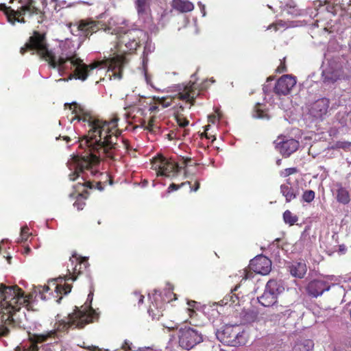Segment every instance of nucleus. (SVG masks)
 I'll use <instances>...</instances> for the list:
<instances>
[{"label": "nucleus", "instance_id": "44", "mask_svg": "<svg viewBox=\"0 0 351 351\" xmlns=\"http://www.w3.org/2000/svg\"><path fill=\"white\" fill-rule=\"evenodd\" d=\"M287 71V68L285 64V60H280V63L279 66L276 68V73H282L286 72Z\"/></svg>", "mask_w": 351, "mask_h": 351}, {"label": "nucleus", "instance_id": "63", "mask_svg": "<svg viewBox=\"0 0 351 351\" xmlns=\"http://www.w3.org/2000/svg\"><path fill=\"white\" fill-rule=\"evenodd\" d=\"M70 261L73 263V260H72V258H70Z\"/></svg>", "mask_w": 351, "mask_h": 351}, {"label": "nucleus", "instance_id": "45", "mask_svg": "<svg viewBox=\"0 0 351 351\" xmlns=\"http://www.w3.org/2000/svg\"><path fill=\"white\" fill-rule=\"evenodd\" d=\"M285 23L282 21H278L276 23H273L268 27V29H274L275 31H278L279 27H285Z\"/></svg>", "mask_w": 351, "mask_h": 351}, {"label": "nucleus", "instance_id": "27", "mask_svg": "<svg viewBox=\"0 0 351 351\" xmlns=\"http://www.w3.org/2000/svg\"><path fill=\"white\" fill-rule=\"evenodd\" d=\"M283 220L285 223L291 226L298 221V217L293 214L289 210H286L283 213Z\"/></svg>", "mask_w": 351, "mask_h": 351}, {"label": "nucleus", "instance_id": "16", "mask_svg": "<svg viewBox=\"0 0 351 351\" xmlns=\"http://www.w3.org/2000/svg\"><path fill=\"white\" fill-rule=\"evenodd\" d=\"M75 258L76 263L75 266L72 268V273L68 269L69 272V275H66L64 276V281H67L71 280L73 281L75 280L77 276L82 274L86 271L87 268L89 266L88 259L86 258H77V256H73Z\"/></svg>", "mask_w": 351, "mask_h": 351}, {"label": "nucleus", "instance_id": "1", "mask_svg": "<svg viewBox=\"0 0 351 351\" xmlns=\"http://www.w3.org/2000/svg\"><path fill=\"white\" fill-rule=\"evenodd\" d=\"M65 107L69 106L70 110L75 114L74 119L78 121L87 122L90 127L88 134L79 141L80 147L85 149L86 154L83 156H76L73 158V164L71 169H74L73 172L69 176L72 181L79 177H82L84 182H78L75 186V191H80V188L84 189H97L99 191L104 190L101 182H97L95 185L90 181H86L88 178V172L93 176L100 173L95 169V166L99 165L101 159L108 158L114 160L118 151L119 136L121 131L118 129L119 118L114 115L110 121H103L93 119L89 112L76 102L65 104Z\"/></svg>", "mask_w": 351, "mask_h": 351}, {"label": "nucleus", "instance_id": "36", "mask_svg": "<svg viewBox=\"0 0 351 351\" xmlns=\"http://www.w3.org/2000/svg\"><path fill=\"white\" fill-rule=\"evenodd\" d=\"M298 170L296 167H290L281 171L280 175L281 177L286 178L298 173Z\"/></svg>", "mask_w": 351, "mask_h": 351}, {"label": "nucleus", "instance_id": "23", "mask_svg": "<svg viewBox=\"0 0 351 351\" xmlns=\"http://www.w3.org/2000/svg\"><path fill=\"white\" fill-rule=\"evenodd\" d=\"M280 193L285 197L287 203L291 202L298 196V191L289 184H284L280 186Z\"/></svg>", "mask_w": 351, "mask_h": 351}, {"label": "nucleus", "instance_id": "42", "mask_svg": "<svg viewBox=\"0 0 351 351\" xmlns=\"http://www.w3.org/2000/svg\"><path fill=\"white\" fill-rule=\"evenodd\" d=\"M254 271H253L252 269H250V268L248 267L247 269H245L244 271H243V274H244V276H243V279H245V280H248V279H252L254 277Z\"/></svg>", "mask_w": 351, "mask_h": 351}, {"label": "nucleus", "instance_id": "54", "mask_svg": "<svg viewBox=\"0 0 351 351\" xmlns=\"http://www.w3.org/2000/svg\"><path fill=\"white\" fill-rule=\"evenodd\" d=\"M32 251L31 248L29 246H26L23 248L22 253L23 254H28Z\"/></svg>", "mask_w": 351, "mask_h": 351}, {"label": "nucleus", "instance_id": "31", "mask_svg": "<svg viewBox=\"0 0 351 351\" xmlns=\"http://www.w3.org/2000/svg\"><path fill=\"white\" fill-rule=\"evenodd\" d=\"M132 303L134 305L137 303L138 305L143 304L144 300V295L140 292L134 291L130 296V298Z\"/></svg>", "mask_w": 351, "mask_h": 351}, {"label": "nucleus", "instance_id": "46", "mask_svg": "<svg viewBox=\"0 0 351 351\" xmlns=\"http://www.w3.org/2000/svg\"><path fill=\"white\" fill-rule=\"evenodd\" d=\"M121 144L123 145V147L126 150V151H128L130 147V143H129V141L126 139H124V138H121Z\"/></svg>", "mask_w": 351, "mask_h": 351}, {"label": "nucleus", "instance_id": "24", "mask_svg": "<svg viewBox=\"0 0 351 351\" xmlns=\"http://www.w3.org/2000/svg\"><path fill=\"white\" fill-rule=\"evenodd\" d=\"M78 195L76 197V200L73 204V206L78 210H81L84 208L86 205L85 200L88 198L89 193L86 189L80 188V191H76Z\"/></svg>", "mask_w": 351, "mask_h": 351}, {"label": "nucleus", "instance_id": "6", "mask_svg": "<svg viewBox=\"0 0 351 351\" xmlns=\"http://www.w3.org/2000/svg\"><path fill=\"white\" fill-rule=\"evenodd\" d=\"M199 93L195 83H189L186 85H178V93L171 97H154V100L158 104L162 105L164 108L170 106L172 104L173 100L178 99L189 104L191 106H194L195 99L198 96Z\"/></svg>", "mask_w": 351, "mask_h": 351}, {"label": "nucleus", "instance_id": "22", "mask_svg": "<svg viewBox=\"0 0 351 351\" xmlns=\"http://www.w3.org/2000/svg\"><path fill=\"white\" fill-rule=\"evenodd\" d=\"M171 5L180 12H188L194 9L193 3L187 0H173Z\"/></svg>", "mask_w": 351, "mask_h": 351}, {"label": "nucleus", "instance_id": "39", "mask_svg": "<svg viewBox=\"0 0 351 351\" xmlns=\"http://www.w3.org/2000/svg\"><path fill=\"white\" fill-rule=\"evenodd\" d=\"M351 146L350 142L347 141H337L333 147V148L336 149H346Z\"/></svg>", "mask_w": 351, "mask_h": 351}, {"label": "nucleus", "instance_id": "43", "mask_svg": "<svg viewBox=\"0 0 351 351\" xmlns=\"http://www.w3.org/2000/svg\"><path fill=\"white\" fill-rule=\"evenodd\" d=\"M154 119L152 118L149 120L147 125L145 126V129L151 132H155L156 129H158L157 127L154 125Z\"/></svg>", "mask_w": 351, "mask_h": 351}, {"label": "nucleus", "instance_id": "62", "mask_svg": "<svg viewBox=\"0 0 351 351\" xmlns=\"http://www.w3.org/2000/svg\"><path fill=\"white\" fill-rule=\"evenodd\" d=\"M211 138H213V141L215 139V137H213V136H211Z\"/></svg>", "mask_w": 351, "mask_h": 351}, {"label": "nucleus", "instance_id": "29", "mask_svg": "<svg viewBox=\"0 0 351 351\" xmlns=\"http://www.w3.org/2000/svg\"><path fill=\"white\" fill-rule=\"evenodd\" d=\"M162 306L160 307V310L158 309L157 307L155 306L154 304L150 306L149 309V314L153 317L154 319H158L160 317L163 316V310H161Z\"/></svg>", "mask_w": 351, "mask_h": 351}, {"label": "nucleus", "instance_id": "13", "mask_svg": "<svg viewBox=\"0 0 351 351\" xmlns=\"http://www.w3.org/2000/svg\"><path fill=\"white\" fill-rule=\"evenodd\" d=\"M323 82L326 84H332L338 80L345 79L346 74L341 66L330 65L322 71Z\"/></svg>", "mask_w": 351, "mask_h": 351}, {"label": "nucleus", "instance_id": "59", "mask_svg": "<svg viewBox=\"0 0 351 351\" xmlns=\"http://www.w3.org/2000/svg\"><path fill=\"white\" fill-rule=\"evenodd\" d=\"M272 80H273V77H269L267 78V81Z\"/></svg>", "mask_w": 351, "mask_h": 351}, {"label": "nucleus", "instance_id": "35", "mask_svg": "<svg viewBox=\"0 0 351 351\" xmlns=\"http://www.w3.org/2000/svg\"><path fill=\"white\" fill-rule=\"evenodd\" d=\"M188 314L190 318L189 324L194 326L199 325L198 321L196 319L198 314L193 308H187Z\"/></svg>", "mask_w": 351, "mask_h": 351}, {"label": "nucleus", "instance_id": "17", "mask_svg": "<svg viewBox=\"0 0 351 351\" xmlns=\"http://www.w3.org/2000/svg\"><path fill=\"white\" fill-rule=\"evenodd\" d=\"M329 289L330 285L327 282L322 280H314L308 284L306 291L309 295L317 298L322 295L324 291H328Z\"/></svg>", "mask_w": 351, "mask_h": 351}, {"label": "nucleus", "instance_id": "32", "mask_svg": "<svg viewBox=\"0 0 351 351\" xmlns=\"http://www.w3.org/2000/svg\"><path fill=\"white\" fill-rule=\"evenodd\" d=\"M42 335H40L41 336ZM39 337L40 335L37 336L36 337V343H31L29 346L27 348H21L20 347H17L15 350V351H38V347L37 346V343H42V342H44L45 341H39Z\"/></svg>", "mask_w": 351, "mask_h": 351}, {"label": "nucleus", "instance_id": "50", "mask_svg": "<svg viewBox=\"0 0 351 351\" xmlns=\"http://www.w3.org/2000/svg\"><path fill=\"white\" fill-rule=\"evenodd\" d=\"M188 306H189V308H193L195 309L196 305H197V302L195 301H189L188 302Z\"/></svg>", "mask_w": 351, "mask_h": 351}, {"label": "nucleus", "instance_id": "56", "mask_svg": "<svg viewBox=\"0 0 351 351\" xmlns=\"http://www.w3.org/2000/svg\"><path fill=\"white\" fill-rule=\"evenodd\" d=\"M63 139L65 140L67 143L71 141V138L69 136H64Z\"/></svg>", "mask_w": 351, "mask_h": 351}, {"label": "nucleus", "instance_id": "41", "mask_svg": "<svg viewBox=\"0 0 351 351\" xmlns=\"http://www.w3.org/2000/svg\"><path fill=\"white\" fill-rule=\"evenodd\" d=\"M186 184L190 185L191 182H182L181 184H176L172 183L169 185V186L168 188V191L171 192L173 191H176Z\"/></svg>", "mask_w": 351, "mask_h": 351}, {"label": "nucleus", "instance_id": "30", "mask_svg": "<svg viewBox=\"0 0 351 351\" xmlns=\"http://www.w3.org/2000/svg\"><path fill=\"white\" fill-rule=\"evenodd\" d=\"M55 291L58 293H60V294H67L71 292V285H69V284H66V283H64L63 285H60V284H57L56 285V289Z\"/></svg>", "mask_w": 351, "mask_h": 351}, {"label": "nucleus", "instance_id": "26", "mask_svg": "<svg viewBox=\"0 0 351 351\" xmlns=\"http://www.w3.org/2000/svg\"><path fill=\"white\" fill-rule=\"evenodd\" d=\"M314 343L311 339H305L302 342L297 343L293 351H313Z\"/></svg>", "mask_w": 351, "mask_h": 351}, {"label": "nucleus", "instance_id": "34", "mask_svg": "<svg viewBox=\"0 0 351 351\" xmlns=\"http://www.w3.org/2000/svg\"><path fill=\"white\" fill-rule=\"evenodd\" d=\"M315 193L313 190L305 191L302 196V200L306 203H311L315 199Z\"/></svg>", "mask_w": 351, "mask_h": 351}, {"label": "nucleus", "instance_id": "18", "mask_svg": "<svg viewBox=\"0 0 351 351\" xmlns=\"http://www.w3.org/2000/svg\"><path fill=\"white\" fill-rule=\"evenodd\" d=\"M135 33L134 31H130L121 36L119 43L125 45L126 47V50H124L125 53H132L139 46L140 40L134 35Z\"/></svg>", "mask_w": 351, "mask_h": 351}, {"label": "nucleus", "instance_id": "11", "mask_svg": "<svg viewBox=\"0 0 351 351\" xmlns=\"http://www.w3.org/2000/svg\"><path fill=\"white\" fill-rule=\"evenodd\" d=\"M74 25L77 27L78 35L85 37H88L103 28V24L101 22L92 19L80 20Z\"/></svg>", "mask_w": 351, "mask_h": 351}, {"label": "nucleus", "instance_id": "12", "mask_svg": "<svg viewBox=\"0 0 351 351\" xmlns=\"http://www.w3.org/2000/svg\"><path fill=\"white\" fill-rule=\"evenodd\" d=\"M295 84V77L291 75H283L277 80L274 88V92L278 96L287 95Z\"/></svg>", "mask_w": 351, "mask_h": 351}, {"label": "nucleus", "instance_id": "5", "mask_svg": "<svg viewBox=\"0 0 351 351\" xmlns=\"http://www.w3.org/2000/svg\"><path fill=\"white\" fill-rule=\"evenodd\" d=\"M14 0H10V3H13ZM20 6L16 10L12 9L11 7H7L5 4H1L0 10L3 11L8 19V21L12 24L15 22L25 23L26 21L24 16L31 17L34 15L38 16V23H42L44 18V12L36 6L34 0H19Z\"/></svg>", "mask_w": 351, "mask_h": 351}, {"label": "nucleus", "instance_id": "53", "mask_svg": "<svg viewBox=\"0 0 351 351\" xmlns=\"http://www.w3.org/2000/svg\"><path fill=\"white\" fill-rule=\"evenodd\" d=\"M199 182L198 181H195L194 188L191 187V191H197L199 189Z\"/></svg>", "mask_w": 351, "mask_h": 351}, {"label": "nucleus", "instance_id": "21", "mask_svg": "<svg viewBox=\"0 0 351 351\" xmlns=\"http://www.w3.org/2000/svg\"><path fill=\"white\" fill-rule=\"evenodd\" d=\"M289 270L291 276L303 278L306 273V265L304 262H293L289 266Z\"/></svg>", "mask_w": 351, "mask_h": 351}, {"label": "nucleus", "instance_id": "37", "mask_svg": "<svg viewBox=\"0 0 351 351\" xmlns=\"http://www.w3.org/2000/svg\"><path fill=\"white\" fill-rule=\"evenodd\" d=\"M176 119L178 124L181 128H185L189 123V121L182 114H177L176 116Z\"/></svg>", "mask_w": 351, "mask_h": 351}, {"label": "nucleus", "instance_id": "9", "mask_svg": "<svg viewBox=\"0 0 351 351\" xmlns=\"http://www.w3.org/2000/svg\"><path fill=\"white\" fill-rule=\"evenodd\" d=\"M202 341L203 337L197 330L190 327L179 329L178 343L182 349L189 350Z\"/></svg>", "mask_w": 351, "mask_h": 351}, {"label": "nucleus", "instance_id": "38", "mask_svg": "<svg viewBox=\"0 0 351 351\" xmlns=\"http://www.w3.org/2000/svg\"><path fill=\"white\" fill-rule=\"evenodd\" d=\"M29 229L27 226H23L21 229V241H27L29 235Z\"/></svg>", "mask_w": 351, "mask_h": 351}, {"label": "nucleus", "instance_id": "52", "mask_svg": "<svg viewBox=\"0 0 351 351\" xmlns=\"http://www.w3.org/2000/svg\"><path fill=\"white\" fill-rule=\"evenodd\" d=\"M346 250L347 248L345 245L342 244L339 245V252H341V254H344L346 252Z\"/></svg>", "mask_w": 351, "mask_h": 351}, {"label": "nucleus", "instance_id": "10", "mask_svg": "<svg viewBox=\"0 0 351 351\" xmlns=\"http://www.w3.org/2000/svg\"><path fill=\"white\" fill-rule=\"evenodd\" d=\"M152 168L157 170L158 176L170 177L174 176L182 167L173 160H169L162 156H158L153 159Z\"/></svg>", "mask_w": 351, "mask_h": 351}, {"label": "nucleus", "instance_id": "2", "mask_svg": "<svg viewBox=\"0 0 351 351\" xmlns=\"http://www.w3.org/2000/svg\"><path fill=\"white\" fill-rule=\"evenodd\" d=\"M29 51H32V55L36 54L41 60L47 62L51 68L57 69L60 73L66 72L69 69L66 63L70 62V69L73 68V71L69 76V80L74 78L85 81L93 70L99 67H108L115 78L121 79L123 69L128 62L125 57L122 55H117L101 61H95L90 64L84 63L75 51H62L57 57L56 53L49 49L45 34L38 31H34L28 42L20 49L21 55H24Z\"/></svg>", "mask_w": 351, "mask_h": 351}, {"label": "nucleus", "instance_id": "55", "mask_svg": "<svg viewBox=\"0 0 351 351\" xmlns=\"http://www.w3.org/2000/svg\"><path fill=\"white\" fill-rule=\"evenodd\" d=\"M350 3L348 5V8H346L347 9V12L351 14V0H349Z\"/></svg>", "mask_w": 351, "mask_h": 351}, {"label": "nucleus", "instance_id": "57", "mask_svg": "<svg viewBox=\"0 0 351 351\" xmlns=\"http://www.w3.org/2000/svg\"><path fill=\"white\" fill-rule=\"evenodd\" d=\"M204 135L207 138H210V137L208 136L207 133L205 132Z\"/></svg>", "mask_w": 351, "mask_h": 351}, {"label": "nucleus", "instance_id": "48", "mask_svg": "<svg viewBox=\"0 0 351 351\" xmlns=\"http://www.w3.org/2000/svg\"><path fill=\"white\" fill-rule=\"evenodd\" d=\"M123 349H124L125 351H132L131 344L127 341H125L124 344L123 345Z\"/></svg>", "mask_w": 351, "mask_h": 351}, {"label": "nucleus", "instance_id": "14", "mask_svg": "<svg viewBox=\"0 0 351 351\" xmlns=\"http://www.w3.org/2000/svg\"><path fill=\"white\" fill-rule=\"evenodd\" d=\"M249 267L256 274L267 275L271 269V261L265 256H257L250 261Z\"/></svg>", "mask_w": 351, "mask_h": 351}, {"label": "nucleus", "instance_id": "47", "mask_svg": "<svg viewBox=\"0 0 351 351\" xmlns=\"http://www.w3.org/2000/svg\"><path fill=\"white\" fill-rule=\"evenodd\" d=\"M49 290V287L48 286L45 285L43 287V291H39L40 296L43 300H45V298H46L45 296L44 295V292H47Z\"/></svg>", "mask_w": 351, "mask_h": 351}, {"label": "nucleus", "instance_id": "4", "mask_svg": "<svg viewBox=\"0 0 351 351\" xmlns=\"http://www.w3.org/2000/svg\"><path fill=\"white\" fill-rule=\"evenodd\" d=\"M93 293L90 291L88 295L87 301L91 304ZM98 313L93 308L90 304L82 306L81 307L75 306L73 313L69 314L66 319H61L56 324V330L49 332L46 335L39 337V341H47L48 338L55 337L57 332H65L69 329H82L84 326L95 320L98 319Z\"/></svg>", "mask_w": 351, "mask_h": 351}, {"label": "nucleus", "instance_id": "15", "mask_svg": "<svg viewBox=\"0 0 351 351\" xmlns=\"http://www.w3.org/2000/svg\"><path fill=\"white\" fill-rule=\"evenodd\" d=\"M277 141L280 152L285 157H289L299 147V142L293 138L278 136Z\"/></svg>", "mask_w": 351, "mask_h": 351}, {"label": "nucleus", "instance_id": "33", "mask_svg": "<svg viewBox=\"0 0 351 351\" xmlns=\"http://www.w3.org/2000/svg\"><path fill=\"white\" fill-rule=\"evenodd\" d=\"M232 291L233 290H231V293L223 298L222 301L226 304H229L230 305H232L236 302H239V298L236 295V294L233 293Z\"/></svg>", "mask_w": 351, "mask_h": 351}, {"label": "nucleus", "instance_id": "51", "mask_svg": "<svg viewBox=\"0 0 351 351\" xmlns=\"http://www.w3.org/2000/svg\"><path fill=\"white\" fill-rule=\"evenodd\" d=\"M58 1V0H51V2H53V3H56V4L54 5V6H53V8H54V10H55L56 12H59V11L61 10V8H62L60 6H59V5H58V3H57Z\"/></svg>", "mask_w": 351, "mask_h": 351}, {"label": "nucleus", "instance_id": "8", "mask_svg": "<svg viewBox=\"0 0 351 351\" xmlns=\"http://www.w3.org/2000/svg\"><path fill=\"white\" fill-rule=\"evenodd\" d=\"M284 289V287L280 281L271 279L267 282L265 291L262 295L258 298V300L264 306H273L277 303L278 295Z\"/></svg>", "mask_w": 351, "mask_h": 351}, {"label": "nucleus", "instance_id": "28", "mask_svg": "<svg viewBox=\"0 0 351 351\" xmlns=\"http://www.w3.org/2000/svg\"><path fill=\"white\" fill-rule=\"evenodd\" d=\"M276 311L278 313V317L282 316H286V315H290L291 313V310L290 308V306L289 305L287 306H283V305H279L278 303L274 304Z\"/></svg>", "mask_w": 351, "mask_h": 351}, {"label": "nucleus", "instance_id": "7", "mask_svg": "<svg viewBox=\"0 0 351 351\" xmlns=\"http://www.w3.org/2000/svg\"><path fill=\"white\" fill-rule=\"evenodd\" d=\"M217 339L223 344L237 347L245 345L247 335L244 331H239L237 327L226 326L217 332Z\"/></svg>", "mask_w": 351, "mask_h": 351}, {"label": "nucleus", "instance_id": "25", "mask_svg": "<svg viewBox=\"0 0 351 351\" xmlns=\"http://www.w3.org/2000/svg\"><path fill=\"white\" fill-rule=\"evenodd\" d=\"M152 0H136V8L138 15L147 16L150 12V5Z\"/></svg>", "mask_w": 351, "mask_h": 351}, {"label": "nucleus", "instance_id": "19", "mask_svg": "<svg viewBox=\"0 0 351 351\" xmlns=\"http://www.w3.org/2000/svg\"><path fill=\"white\" fill-rule=\"evenodd\" d=\"M330 101L326 97L321 98L313 103L311 107V113L315 117L321 118L325 115L329 108Z\"/></svg>", "mask_w": 351, "mask_h": 351}, {"label": "nucleus", "instance_id": "20", "mask_svg": "<svg viewBox=\"0 0 351 351\" xmlns=\"http://www.w3.org/2000/svg\"><path fill=\"white\" fill-rule=\"evenodd\" d=\"M335 188V198L337 202L342 204H348L350 202V193L347 187L343 186L340 182H337L334 184Z\"/></svg>", "mask_w": 351, "mask_h": 351}, {"label": "nucleus", "instance_id": "58", "mask_svg": "<svg viewBox=\"0 0 351 351\" xmlns=\"http://www.w3.org/2000/svg\"><path fill=\"white\" fill-rule=\"evenodd\" d=\"M61 300H62V297H60V298L57 300L58 303H60Z\"/></svg>", "mask_w": 351, "mask_h": 351}, {"label": "nucleus", "instance_id": "61", "mask_svg": "<svg viewBox=\"0 0 351 351\" xmlns=\"http://www.w3.org/2000/svg\"><path fill=\"white\" fill-rule=\"evenodd\" d=\"M211 138H213V141L215 139V137H213V136H211Z\"/></svg>", "mask_w": 351, "mask_h": 351}, {"label": "nucleus", "instance_id": "3", "mask_svg": "<svg viewBox=\"0 0 351 351\" xmlns=\"http://www.w3.org/2000/svg\"><path fill=\"white\" fill-rule=\"evenodd\" d=\"M0 337H7L16 324L13 319L14 314L23 306H27L30 295H26L17 285H0Z\"/></svg>", "mask_w": 351, "mask_h": 351}, {"label": "nucleus", "instance_id": "49", "mask_svg": "<svg viewBox=\"0 0 351 351\" xmlns=\"http://www.w3.org/2000/svg\"><path fill=\"white\" fill-rule=\"evenodd\" d=\"M182 160V165H183L184 167L189 165V163L191 162V158H183Z\"/></svg>", "mask_w": 351, "mask_h": 351}, {"label": "nucleus", "instance_id": "60", "mask_svg": "<svg viewBox=\"0 0 351 351\" xmlns=\"http://www.w3.org/2000/svg\"><path fill=\"white\" fill-rule=\"evenodd\" d=\"M10 259H11V257H8V263H10Z\"/></svg>", "mask_w": 351, "mask_h": 351}, {"label": "nucleus", "instance_id": "40", "mask_svg": "<svg viewBox=\"0 0 351 351\" xmlns=\"http://www.w3.org/2000/svg\"><path fill=\"white\" fill-rule=\"evenodd\" d=\"M256 118H263L265 117V112L261 109V104H256L254 107V114L253 115Z\"/></svg>", "mask_w": 351, "mask_h": 351}]
</instances>
